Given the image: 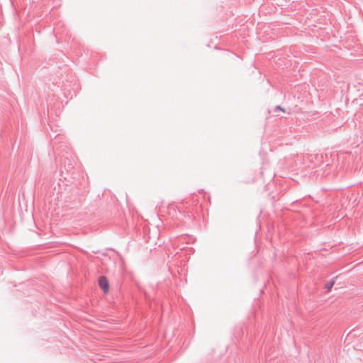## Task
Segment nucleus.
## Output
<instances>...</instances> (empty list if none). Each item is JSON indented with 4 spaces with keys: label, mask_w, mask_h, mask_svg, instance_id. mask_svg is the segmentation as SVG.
<instances>
[{
    "label": "nucleus",
    "mask_w": 363,
    "mask_h": 363,
    "mask_svg": "<svg viewBox=\"0 0 363 363\" xmlns=\"http://www.w3.org/2000/svg\"><path fill=\"white\" fill-rule=\"evenodd\" d=\"M99 285L105 294H107L109 290V283L106 277H101L99 279Z\"/></svg>",
    "instance_id": "f257e3e1"
},
{
    "label": "nucleus",
    "mask_w": 363,
    "mask_h": 363,
    "mask_svg": "<svg viewBox=\"0 0 363 363\" xmlns=\"http://www.w3.org/2000/svg\"><path fill=\"white\" fill-rule=\"evenodd\" d=\"M333 286V282H328L325 284V287L330 290Z\"/></svg>",
    "instance_id": "f03ea898"
},
{
    "label": "nucleus",
    "mask_w": 363,
    "mask_h": 363,
    "mask_svg": "<svg viewBox=\"0 0 363 363\" xmlns=\"http://www.w3.org/2000/svg\"><path fill=\"white\" fill-rule=\"evenodd\" d=\"M277 108L279 109L282 112H284V109L283 108H281V106H277Z\"/></svg>",
    "instance_id": "7ed1b4c3"
}]
</instances>
